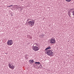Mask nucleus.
I'll return each instance as SVG.
<instances>
[{
    "label": "nucleus",
    "instance_id": "nucleus-1",
    "mask_svg": "<svg viewBox=\"0 0 74 74\" xmlns=\"http://www.w3.org/2000/svg\"><path fill=\"white\" fill-rule=\"evenodd\" d=\"M35 23V21L34 20H33L31 21H29L28 22H27L26 23L27 25H28L29 26L32 27V26H34V23Z\"/></svg>",
    "mask_w": 74,
    "mask_h": 74
},
{
    "label": "nucleus",
    "instance_id": "nucleus-2",
    "mask_svg": "<svg viewBox=\"0 0 74 74\" xmlns=\"http://www.w3.org/2000/svg\"><path fill=\"white\" fill-rule=\"evenodd\" d=\"M46 53L49 56H53V52L51 50H48L46 51Z\"/></svg>",
    "mask_w": 74,
    "mask_h": 74
},
{
    "label": "nucleus",
    "instance_id": "nucleus-3",
    "mask_svg": "<svg viewBox=\"0 0 74 74\" xmlns=\"http://www.w3.org/2000/svg\"><path fill=\"white\" fill-rule=\"evenodd\" d=\"M32 48L33 50L35 52L39 50L38 47L37 46H34V45L32 47Z\"/></svg>",
    "mask_w": 74,
    "mask_h": 74
},
{
    "label": "nucleus",
    "instance_id": "nucleus-4",
    "mask_svg": "<svg viewBox=\"0 0 74 74\" xmlns=\"http://www.w3.org/2000/svg\"><path fill=\"white\" fill-rule=\"evenodd\" d=\"M8 66L10 69H11L12 70H14V66L13 65V64L9 63L8 64Z\"/></svg>",
    "mask_w": 74,
    "mask_h": 74
},
{
    "label": "nucleus",
    "instance_id": "nucleus-5",
    "mask_svg": "<svg viewBox=\"0 0 74 74\" xmlns=\"http://www.w3.org/2000/svg\"><path fill=\"white\" fill-rule=\"evenodd\" d=\"M7 43V45H12L13 44V41L12 40H8Z\"/></svg>",
    "mask_w": 74,
    "mask_h": 74
},
{
    "label": "nucleus",
    "instance_id": "nucleus-6",
    "mask_svg": "<svg viewBox=\"0 0 74 74\" xmlns=\"http://www.w3.org/2000/svg\"><path fill=\"white\" fill-rule=\"evenodd\" d=\"M55 40L53 39H51L50 40V42L51 44H55Z\"/></svg>",
    "mask_w": 74,
    "mask_h": 74
},
{
    "label": "nucleus",
    "instance_id": "nucleus-7",
    "mask_svg": "<svg viewBox=\"0 0 74 74\" xmlns=\"http://www.w3.org/2000/svg\"><path fill=\"white\" fill-rule=\"evenodd\" d=\"M51 49V47L50 46H48V47L45 49V51H47V50H48V49Z\"/></svg>",
    "mask_w": 74,
    "mask_h": 74
},
{
    "label": "nucleus",
    "instance_id": "nucleus-8",
    "mask_svg": "<svg viewBox=\"0 0 74 74\" xmlns=\"http://www.w3.org/2000/svg\"><path fill=\"white\" fill-rule=\"evenodd\" d=\"M40 38H43L44 37V35L43 34H42L40 35Z\"/></svg>",
    "mask_w": 74,
    "mask_h": 74
},
{
    "label": "nucleus",
    "instance_id": "nucleus-9",
    "mask_svg": "<svg viewBox=\"0 0 74 74\" xmlns=\"http://www.w3.org/2000/svg\"><path fill=\"white\" fill-rule=\"evenodd\" d=\"M29 63H31V62L33 63L34 62V60H29Z\"/></svg>",
    "mask_w": 74,
    "mask_h": 74
},
{
    "label": "nucleus",
    "instance_id": "nucleus-10",
    "mask_svg": "<svg viewBox=\"0 0 74 74\" xmlns=\"http://www.w3.org/2000/svg\"><path fill=\"white\" fill-rule=\"evenodd\" d=\"M35 64H40V62H35Z\"/></svg>",
    "mask_w": 74,
    "mask_h": 74
},
{
    "label": "nucleus",
    "instance_id": "nucleus-11",
    "mask_svg": "<svg viewBox=\"0 0 74 74\" xmlns=\"http://www.w3.org/2000/svg\"><path fill=\"white\" fill-rule=\"evenodd\" d=\"M15 8H16L17 9H18V5H15Z\"/></svg>",
    "mask_w": 74,
    "mask_h": 74
},
{
    "label": "nucleus",
    "instance_id": "nucleus-12",
    "mask_svg": "<svg viewBox=\"0 0 74 74\" xmlns=\"http://www.w3.org/2000/svg\"><path fill=\"white\" fill-rule=\"evenodd\" d=\"M66 1H67L68 2H70V1H71V0H65Z\"/></svg>",
    "mask_w": 74,
    "mask_h": 74
},
{
    "label": "nucleus",
    "instance_id": "nucleus-13",
    "mask_svg": "<svg viewBox=\"0 0 74 74\" xmlns=\"http://www.w3.org/2000/svg\"><path fill=\"white\" fill-rule=\"evenodd\" d=\"M30 19H28L27 20V22H29V21H30Z\"/></svg>",
    "mask_w": 74,
    "mask_h": 74
},
{
    "label": "nucleus",
    "instance_id": "nucleus-14",
    "mask_svg": "<svg viewBox=\"0 0 74 74\" xmlns=\"http://www.w3.org/2000/svg\"><path fill=\"white\" fill-rule=\"evenodd\" d=\"M21 8V6L20 5L18 6V8Z\"/></svg>",
    "mask_w": 74,
    "mask_h": 74
},
{
    "label": "nucleus",
    "instance_id": "nucleus-15",
    "mask_svg": "<svg viewBox=\"0 0 74 74\" xmlns=\"http://www.w3.org/2000/svg\"><path fill=\"white\" fill-rule=\"evenodd\" d=\"M27 55H26V58H27V59H28V58L27 57Z\"/></svg>",
    "mask_w": 74,
    "mask_h": 74
},
{
    "label": "nucleus",
    "instance_id": "nucleus-16",
    "mask_svg": "<svg viewBox=\"0 0 74 74\" xmlns=\"http://www.w3.org/2000/svg\"><path fill=\"white\" fill-rule=\"evenodd\" d=\"M12 5H10V7H12Z\"/></svg>",
    "mask_w": 74,
    "mask_h": 74
},
{
    "label": "nucleus",
    "instance_id": "nucleus-17",
    "mask_svg": "<svg viewBox=\"0 0 74 74\" xmlns=\"http://www.w3.org/2000/svg\"><path fill=\"white\" fill-rule=\"evenodd\" d=\"M7 7H10V5H9V6H8Z\"/></svg>",
    "mask_w": 74,
    "mask_h": 74
},
{
    "label": "nucleus",
    "instance_id": "nucleus-18",
    "mask_svg": "<svg viewBox=\"0 0 74 74\" xmlns=\"http://www.w3.org/2000/svg\"><path fill=\"white\" fill-rule=\"evenodd\" d=\"M71 10H74V9H71Z\"/></svg>",
    "mask_w": 74,
    "mask_h": 74
},
{
    "label": "nucleus",
    "instance_id": "nucleus-19",
    "mask_svg": "<svg viewBox=\"0 0 74 74\" xmlns=\"http://www.w3.org/2000/svg\"><path fill=\"white\" fill-rule=\"evenodd\" d=\"M11 16H12V15L11 14Z\"/></svg>",
    "mask_w": 74,
    "mask_h": 74
},
{
    "label": "nucleus",
    "instance_id": "nucleus-20",
    "mask_svg": "<svg viewBox=\"0 0 74 74\" xmlns=\"http://www.w3.org/2000/svg\"><path fill=\"white\" fill-rule=\"evenodd\" d=\"M5 54H7V53H5Z\"/></svg>",
    "mask_w": 74,
    "mask_h": 74
},
{
    "label": "nucleus",
    "instance_id": "nucleus-21",
    "mask_svg": "<svg viewBox=\"0 0 74 74\" xmlns=\"http://www.w3.org/2000/svg\"><path fill=\"white\" fill-rule=\"evenodd\" d=\"M35 45H36V44H35ZM36 45H37L36 44Z\"/></svg>",
    "mask_w": 74,
    "mask_h": 74
},
{
    "label": "nucleus",
    "instance_id": "nucleus-22",
    "mask_svg": "<svg viewBox=\"0 0 74 74\" xmlns=\"http://www.w3.org/2000/svg\"><path fill=\"white\" fill-rule=\"evenodd\" d=\"M40 66H42V65H40Z\"/></svg>",
    "mask_w": 74,
    "mask_h": 74
}]
</instances>
